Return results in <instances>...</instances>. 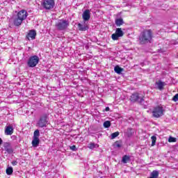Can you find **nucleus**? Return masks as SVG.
Here are the masks:
<instances>
[{"label": "nucleus", "instance_id": "ddd939ff", "mask_svg": "<svg viewBox=\"0 0 178 178\" xmlns=\"http://www.w3.org/2000/svg\"><path fill=\"white\" fill-rule=\"evenodd\" d=\"M165 86H166V83L163 82L162 81H156L155 83L156 88H158V90H160V91L163 90V87H165Z\"/></svg>", "mask_w": 178, "mask_h": 178}, {"label": "nucleus", "instance_id": "7ed1b4c3", "mask_svg": "<svg viewBox=\"0 0 178 178\" xmlns=\"http://www.w3.org/2000/svg\"><path fill=\"white\" fill-rule=\"evenodd\" d=\"M164 112L165 110L163 109V107H162V106H157L153 108L152 113L153 118H159L163 116Z\"/></svg>", "mask_w": 178, "mask_h": 178}, {"label": "nucleus", "instance_id": "20e7f679", "mask_svg": "<svg viewBox=\"0 0 178 178\" xmlns=\"http://www.w3.org/2000/svg\"><path fill=\"white\" fill-rule=\"evenodd\" d=\"M38 62H40L38 56H32L29 58L27 65L29 67H35L38 65Z\"/></svg>", "mask_w": 178, "mask_h": 178}, {"label": "nucleus", "instance_id": "a211bd4d", "mask_svg": "<svg viewBox=\"0 0 178 178\" xmlns=\"http://www.w3.org/2000/svg\"><path fill=\"white\" fill-rule=\"evenodd\" d=\"M38 144H40V138H33V140H32L33 147H38Z\"/></svg>", "mask_w": 178, "mask_h": 178}, {"label": "nucleus", "instance_id": "aec40b11", "mask_svg": "<svg viewBox=\"0 0 178 178\" xmlns=\"http://www.w3.org/2000/svg\"><path fill=\"white\" fill-rule=\"evenodd\" d=\"M129 161H130V157L129 156L124 155L122 157V163H126L127 162H129Z\"/></svg>", "mask_w": 178, "mask_h": 178}, {"label": "nucleus", "instance_id": "4468645a", "mask_svg": "<svg viewBox=\"0 0 178 178\" xmlns=\"http://www.w3.org/2000/svg\"><path fill=\"white\" fill-rule=\"evenodd\" d=\"M5 134L6 136H12L13 134V127L10 125L6 127Z\"/></svg>", "mask_w": 178, "mask_h": 178}, {"label": "nucleus", "instance_id": "f03ea898", "mask_svg": "<svg viewBox=\"0 0 178 178\" xmlns=\"http://www.w3.org/2000/svg\"><path fill=\"white\" fill-rule=\"evenodd\" d=\"M151 40H152V32L151 30L143 31L139 36L140 44H142L151 42Z\"/></svg>", "mask_w": 178, "mask_h": 178}, {"label": "nucleus", "instance_id": "0eeeda50", "mask_svg": "<svg viewBox=\"0 0 178 178\" xmlns=\"http://www.w3.org/2000/svg\"><path fill=\"white\" fill-rule=\"evenodd\" d=\"M56 26L57 27L58 30H60V31L66 30V29L69 27V21L66 19H60L56 24Z\"/></svg>", "mask_w": 178, "mask_h": 178}, {"label": "nucleus", "instance_id": "f8f14e48", "mask_svg": "<svg viewBox=\"0 0 178 178\" xmlns=\"http://www.w3.org/2000/svg\"><path fill=\"white\" fill-rule=\"evenodd\" d=\"M37 35V33L34 30H31L26 35V38L29 41L30 40H35V36Z\"/></svg>", "mask_w": 178, "mask_h": 178}, {"label": "nucleus", "instance_id": "6e6552de", "mask_svg": "<svg viewBox=\"0 0 178 178\" xmlns=\"http://www.w3.org/2000/svg\"><path fill=\"white\" fill-rule=\"evenodd\" d=\"M123 35H124V32L122 31V29L117 28L115 33L111 35V38L113 41H117V40H119V38L123 37Z\"/></svg>", "mask_w": 178, "mask_h": 178}, {"label": "nucleus", "instance_id": "dca6fc26", "mask_svg": "<svg viewBox=\"0 0 178 178\" xmlns=\"http://www.w3.org/2000/svg\"><path fill=\"white\" fill-rule=\"evenodd\" d=\"M78 28L80 31H86L88 29V26L84 24H78Z\"/></svg>", "mask_w": 178, "mask_h": 178}, {"label": "nucleus", "instance_id": "39448f33", "mask_svg": "<svg viewBox=\"0 0 178 178\" xmlns=\"http://www.w3.org/2000/svg\"><path fill=\"white\" fill-rule=\"evenodd\" d=\"M42 6H43L46 10H51V9H54L55 6V0H43Z\"/></svg>", "mask_w": 178, "mask_h": 178}, {"label": "nucleus", "instance_id": "2eb2a0df", "mask_svg": "<svg viewBox=\"0 0 178 178\" xmlns=\"http://www.w3.org/2000/svg\"><path fill=\"white\" fill-rule=\"evenodd\" d=\"M115 24L117 27H120V26H122L123 24H124V22L123 21V19L118 18L115 19Z\"/></svg>", "mask_w": 178, "mask_h": 178}, {"label": "nucleus", "instance_id": "b1692460", "mask_svg": "<svg viewBox=\"0 0 178 178\" xmlns=\"http://www.w3.org/2000/svg\"><path fill=\"white\" fill-rule=\"evenodd\" d=\"M104 127H105V129H108V127H111V121H105L104 122Z\"/></svg>", "mask_w": 178, "mask_h": 178}, {"label": "nucleus", "instance_id": "1a4fd4ad", "mask_svg": "<svg viewBox=\"0 0 178 178\" xmlns=\"http://www.w3.org/2000/svg\"><path fill=\"white\" fill-rule=\"evenodd\" d=\"M130 101L131 102H139V104H141L144 99L138 96V93H134L131 95Z\"/></svg>", "mask_w": 178, "mask_h": 178}, {"label": "nucleus", "instance_id": "5701e85b", "mask_svg": "<svg viewBox=\"0 0 178 178\" xmlns=\"http://www.w3.org/2000/svg\"><path fill=\"white\" fill-rule=\"evenodd\" d=\"M6 173L7 175H8L9 176H10V175H12V173H13V168L12 167H8L6 169Z\"/></svg>", "mask_w": 178, "mask_h": 178}, {"label": "nucleus", "instance_id": "bb28decb", "mask_svg": "<svg viewBox=\"0 0 178 178\" xmlns=\"http://www.w3.org/2000/svg\"><path fill=\"white\" fill-rule=\"evenodd\" d=\"M168 142L169 143H176V138L170 136V138H168Z\"/></svg>", "mask_w": 178, "mask_h": 178}, {"label": "nucleus", "instance_id": "f257e3e1", "mask_svg": "<svg viewBox=\"0 0 178 178\" xmlns=\"http://www.w3.org/2000/svg\"><path fill=\"white\" fill-rule=\"evenodd\" d=\"M27 16H29V14L26 10H22L19 11L17 15L13 18L14 26H22L23 21L27 19Z\"/></svg>", "mask_w": 178, "mask_h": 178}, {"label": "nucleus", "instance_id": "cd10ccee", "mask_svg": "<svg viewBox=\"0 0 178 178\" xmlns=\"http://www.w3.org/2000/svg\"><path fill=\"white\" fill-rule=\"evenodd\" d=\"M178 100V94H176L173 97H172V101H174V102H177Z\"/></svg>", "mask_w": 178, "mask_h": 178}, {"label": "nucleus", "instance_id": "f3484780", "mask_svg": "<svg viewBox=\"0 0 178 178\" xmlns=\"http://www.w3.org/2000/svg\"><path fill=\"white\" fill-rule=\"evenodd\" d=\"M114 72L118 74H121L122 72H123V68L120 67L119 65H116L114 67Z\"/></svg>", "mask_w": 178, "mask_h": 178}, {"label": "nucleus", "instance_id": "393cba45", "mask_svg": "<svg viewBox=\"0 0 178 178\" xmlns=\"http://www.w3.org/2000/svg\"><path fill=\"white\" fill-rule=\"evenodd\" d=\"M151 138H152V147H154V145H155L156 143V136H153L151 137Z\"/></svg>", "mask_w": 178, "mask_h": 178}, {"label": "nucleus", "instance_id": "2f4dec72", "mask_svg": "<svg viewBox=\"0 0 178 178\" xmlns=\"http://www.w3.org/2000/svg\"><path fill=\"white\" fill-rule=\"evenodd\" d=\"M2 143H3V140H2V138H0V145H1Z\"/></svg>", "mask_w": 178, "mask_h": 178}, {"label": "nucleus", "instance_id": "c756f323", "mask_svg": "<svg viewBox=\"0 0 178 178\" xmlns=\"http://www.w3.org/2000/svg\"><path fill=\"white\" fill-rule=\"evenodd\" d=\"M12 165H13V166H16V165H17V161H13V162H12Z\"/></svg>", "mask_w": 178, "mask_h": 178}, {"label": "nucleus", "instance_id": "4be33fe9", "mask_svg": "<svg viewBox=\"0 0 178 178\" xmlns=\"http://www.w3.org/2000/svg\"><path fill=\"white\" fill-rule=\"evenodd\" d=\"M114 147H115V148H120V147H122V142L120 140H117L114 143Z\"/></svg>", "mask_w": 178, "mask_h": 178}, {"label": "nucleus", "instance_id": "7c9ffc66", "mask_svg": "<svg viewBox=\"0 0 178 178\" xmlns=\"http://www.w3.org/2000/svg\"><path fill=\"white\" fill-rule=\"evenodd\" d=\"M105 111H106V112H109V107H106Z\"/></svg>", "mask_w": 178, "mask_h": 178}, {"label": "nucleus", "instance_id": "9b49d317", "mask_svg": "<svg viewBox=\"0 0 178 178\" xmlns=\"http://www.w3.org/2000/svg\"><path fill=\"white\" fill-rule=\"evenodd\" d=\"M3 147L8 154H13V147H12L10 143H4Z\"/></svg>", "mask_w": 178, "mask_h": 178}, {"label": "nucleus", "instance_id": "473e14b6", "mask_svg": "<svg viewBox=\"0 0 178 178\" xmlns=\"http://www.w3.org/2000/svg\"><path fill=\"white\" fill-rule=\"evenodd\" d=\"M131 130H132L131 128H129V129H127V131H131Z\"/></svg>", "mask_w": 178, "mask_h": 178}, {"label": "nucleus", "instance_id": "6ab92c4d", "mask_svg": "<svg viewBox=\"0 0 178 178\" xmlns=\"http://www.w3.org/2000/svg\"><path fill=\"white\" fill-rule=\"evenodd\" d=\"M98 144H95L94 143H90L88 145V148L90 149H94L95 148H98Z\"/></svg>", "mask_w": 178, "mask_h": 178}, {"label": "nucleus", "instance_id": "412c9836", "mask_svg": "<svg viewBox=\"0 0 178 178\" xmlns=\"http://www.w3.org/2000/svg\"><path fill=\"white\" fill-rule=\"evenodd\" d=\"M39 137H40V130L36 129L33 134V138H39Z\"/></svg>", "mask_w": 178, "mask_h": 178}, {"label": "nucleus", "instance_id": "9d476101", "mask_svg": "<svg viewBox=\"0 0 178 178\" xmlns=\"http://www.w3.org/2000/svg\"><path fill=\"white\" fill-rule=\"evenodd\" d=\"M82 17L84 22H88L91 18V11L88 9L85 10V11L83 13Z\"/></svg>", "mask_w": 178, "mask_h": 178}, {"label": "nucleus", "instance_id": "423d86ee", "mask_svg": "<svg viewBox=\"0 0 178 178\" xmlns=\"http://www.w3.org/2000/svg\"><path fill=\"white\" fill-rule=\"evenodd\" d=\"M47 124H48V114H43L38 121L37 126L47 127Z\"/></svg>", "mask_w": 178, "mask_h": 178}, {"label": "nucleus", "instance_id": "a878e982", "mask_svg": "<svg viewBox=\"0 0 178 178\" xmlns=\"http://www.w3.org/2000/svg\"><path fill=\"white\" fill-rule=\"evenodd\" d=\"M119 136V131L114 132L111 134V140H113L114 138H116Z\"/></svg>", "mask_w": 178, "mask_h": 178}, {"label": "nucleus", "instance_id": "c85d7f7f", "mask_svg": "<svg viewBox=\"0 0 178 178\" xmlns=\"http://www.w3.org/2000/svg\"><path fill=\"white\" fill-rule=\"evenodd\" d=\"M70 149L72 151H77V148H76V145H72V146L70 147Z\"/></svg>", "mask_w": 178, "mask_h": 178}]
</instances>
